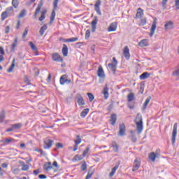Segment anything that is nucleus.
<instances>
[{"label": "nucleus", "mask_w": 179, "mask_h": 179, "mask_svg": "<svg viewBox=\"0 0 179 179\" xmlns=\"http://www.w3.org/2000/svg\"><path fill=\"white\" fill-rule=\"evenodd\" d=\"M101 5V1L97 0L96 1V3L94 5V10L99 15V16H101V11L100 10V6Z\"/></svg>", "instance_id": "423d86ee"}, {"label": "nucleus", "mask_w": 179, "mask_h": 179, "mask_svg": "<svg viewBox=\"0 0 179 179\" xmlns=\"http://www.w3.org/2000/svg\"><path fill=\"white\" fill-rule=\"evenodd\" d=\"M82 142V138H80V136L78 135L76 136V138L75 140V144L79 145Z\"/></svg>", "instance_id": "ea45409f"}, {"label": "nucleus", "mask_w": 179, "mask_h": 179, "mask_svg": "<svg viewBox=\"0 0 179 179\" xmlns=\"http://www.w3.org/2000/svg\"><path fill=\"white\" fill-rule=\"evenodd\" d=\"M87 94L88 96V99L90 102H92V101H93V100H94V96L93 95V94L88 92Z\"/></svg>", "instance_id": "49530a36"}, {"label": "nucleus", "mask_w": 179, "mask_h": 179, "mask_svg": "<svg viewBox=\"0 0 179 179\" xmlns=\"http://www.w3.org/2000/svg\"><path fill=\"white\" fill-rule=\"evenodd\" d=\"M76 160H82V157L77 155L73 158V162Z\"/></svg>", "instance_id": "bf43d9fd"}, {"label": "nucleus", "mask_w": 179, "mask_h": 179, "mask_svg": "<svg viewBox=\"0 0 179 179\" xmlns=\"http://www.w3.org/2000/svg\"><path fill=\"white\" fill-rule=\"evenodd\" d=\"M78 146H79L78 144H75L74 145L73 152H76V150H78Z\"/></svg>", "instance_id": "338daca9"}, {"label": "nucleus", "mask_w": 179, "mask_h": 179, "mask_svg": "<svg viewBox=\"0 0 179 179\" xmlns=\"http://www.w3.org/2000/svg\"><path fill=\"white\" fill-rule=\"evenodd\" d=\"M113 148L114 152H118V145H117L116 143H113Z\"/></svg>", "instance_id": "5fc2aeb1"}, {"label": "nucleus", "mask_w": 179, "mask_h": 179, "mask_svg": "<svg viewBox=\"0 0 179 179\" xmlns=\"http://www.w3.org/2000/svg\"><path fill=\"white\" fill-rule=\"evenodd\" d=\"M24 16H26V10H22L19 15V17H24Z\"/></svg>", "instance_id": "6e6d98bb"}, {"label": "nucleus", "mask_w": 179, "mask_h": 179, "mask_svg": "<svg viewBox=\"0 0 179 179\" xmlns=\"http://www.w3.org/2000/svg\"><path fill=\"white\" fill-rule=\"evenodd\" d=\"M24 81L27 83V85H30V80L29 79V77L27 76H24Z\"/></svg>", "instance_id": "4d7b16f0"}, {"label": "nucleus", "mask_w": 179, "mask_h": 179, "mask_svg": "<svg viewBox=\"0 0 179 179\" xmlns=\"http://www.w3.org/2000/svg\"><path fill=\"white\" fill-rule=\"evenodd\" d=\"M87 169V164H86V162H84L81 165V171H85Z\"/></svg>", "instance_id": "a18cd8bd"}, {"label": "nucleus", "mask_w": 179, "mask_h": 179, "mask_svg": "<svg viewBox=\"0 0 179 179\" xmlns=\"http://www.w3.org/2000/svg\"><path fill=\"white\" fill-rule=\"evenodd\" d=\"M118 170V165L115 166L111 172L109 173V177H113L114 174H115V172Z\"/></svg>", "instance_id": "473e14b6"}, {"label": "nucleus", "mask_w": 179, "mask_h": 179, "mask_svg": "<svg viewBox=\"0 0 179 179\" xmlns=\"http://www.w3.org/2000/svg\"><path fill=\"white\" fill-rule=\"evenodd\" d=\"M93 174H94V172L93 171H88L87 175L85 177V179H90L93 176Z\"/></svg>", "instance_id": "09e8293b"}, {"label": "nucleus", "mask_w": 179, "mask_h": 179, "mask_svg": "<svg viewBox=\"0 0 179 179\" xmlns=\"http://www.w3.org/2000/svg\"><path fill=\"white\" fill-rule=\"evenodd\" d=\"M16 45H17V38H15L14 42L11 46V51L13 52L15 51V48H16Z\"/></svg>", "instance_id": "f704fd0d"}, {"label": "nucleus", "mask_w": 179, "mask_h": 179, "mask_svg": "<svg viewBox=\"0 0 179 179\" xmlns=\"http://www.w3.org/2000/svg\"><path fill=\"white\" fill-rule=\"evenodd\" d=\"M135 123H143V122L142 121V115H141V113L137 114L135 119Z\"/></svg>", "instance_id": "bb28decb"}, {"label": "nucleus", "mask_w": 179, "mask_h": 179, "mask_svg": "<svg viewBox=\"0 0 179 179\" xmlns=\"http://www.w3.org/2000/svg\"><path fill=\"white\" fill-rule=\"evenodd\" d=\"M115 122H117V115L113 114L110 116V123H111V125H115Z\"/></svg>", "instance_id": "a878e982"}, {"label": "nucleus", "mask_w": 179, "mask_h": 179, "mask_svg": "<svg viewBox=\"0 0 179 179\" xmlns=\"http://www.w3.org/2000/svg\"><path fill=\"white\" fill-rule=\"evenodd\" d=\"M156 27V21H154L150 29V37H153V34H155Z\"/></svg>", "instance_id": "f3484780"}, {"label": "nucleus", "mask_w": 179, "mask_h": 179, "mask_svg": "<svg viewBox=\"0 0 179 179\" xmlns=\"http://www.w3.org/2000/svg\"><path fill=\"white\" fill-rule=\"evenodd\" d=\"M59 0H55L53 2V10H57V8H58V2Z\"/></svg>", "instance_id": "de8ad7c7"}, {"label": "nucleus", "mask_w": 179, "mask_h": 179, "mask_svg": "<svg viewBox=\"0 0 179 179\" xmlns=\"http://www.w3.org/2000/svg\"><path fill=\"white\" fill-rule=\"evenodd\" d=\"M29 33V28H25L24 33L22 34V38H26V36H27Z\"/></svg>", "instance_id": "3c124183"}, {"label": "nucleus", "mask_w": 179, "mask_h": 179, "mask_svg": "<svg viewBox=\"0 0 179 179\" xmlns=\"http://www.w3.org/2000/svg\"><path fill=\"white\" fill-rule=\"evenodd\" d=\"M42 8H43V1H41L38 3V6L35 10V13L34 15V19H36L37 17V15H38V13H40V10H41Z\"/></svg>", "instance_id": "1a4fd4ad"}, {"label": "nucleus", "mask_w": 179, "mask_h": 179, "mask_svg": "<svg viewBox=\"0 0 179 179\" xmlns=\"http://www.w3.org/2000/svg\"><path fill=\"white\" fill-rule=\"evenodd\" d=\"M10 30V27H9V26H7L4 31L5 34H8Z\"/></svg>", "instance_id": "052dcab7"}, {"label": "nucleus", "mask_w": 179, "mask_h": 179, "mask_svg": "<svg viewBox=\"0 0 179 179\" xmlns=\"http://www.w3.org/2000/svg\"><path fill=\"white\" fill-rule=\"evenodd\" d=\"M11 127L13 131H16V129H20V128H22V124L21 123L14 124H12Z\"/></svg>", "instance_id": "2f4dec72"}, {"label": "nucleus", "mask_w": 179, "mask_h": 179, "mask_svg": "<svg viewBox=\"0 0 179 179\" xmlns=\"http://www.w3.org/2000/svg\"><path fill=\"white\" fill-rule=\"evenodd\" d=\"M13 141H14V139L10 137L8 138H6L3 141V143H5V145H8V144L10 143V142H13Z\"/></svg>", "instance_id": "79ce46f5"}, {"label": "nucleus", "mask_w": 179, "mask_h": 179, "mask_svg": "<svg viewBox=\"0 0 179 179\" xmlns=\"http://www.w3.org/2000/svg\"><path fill=\"white\" fill-rule=\"evenodd\" d=\"M4 12H6L10 17L12 16L13 15V7H8L7 8H6V10Z\"/></svg>", "instance_id": "b1692460"}, {"label": "nucleus", "mask_w": 179, "mask_h": 179, "mask_svg": "<svg viewBox=\"0 0 179 179\" xmlns=\"http://www.w3.org/2000/svg\"><path fill=\"white\" fill-rule=\"evenodd\" d=\"M78 40H79L78 38L77 37H75V38H69V43H75V41H78Z\"/></svg>", "instance_id": "864d4df0"}, {"label": "nucleus", "mask_w": 179, "mask_h": 179, "mask_svg": "<svg viewBox=\"0 0 179 179\" xmlns=\"http://www.w3.org/2000/svg\"><path fill=\"white\" fill-rule=\"evenodd\" d=\"M56 147L58 148H63L62 143H57L56 144Z\"/></svg>", "instance_id": "774afa93"}, {"label": "nucleus", "mask_w": 179, "mask_h": 179, "mask_svg": "<svg viewBox=\"0 0 179 179\" xmlns=\"http://www.w3.org/2000/svg\"><path fill=\"white\" fill-rule=\"evenodd\" d=\"M29 45L30 46L31 50H33V51H37V47L36 46V45H34V43H33V42L30 41L29 43Z\"/></svg>", "instance_id": "a19ab883"}, {"label": "nucleus", "mask_w": 179, "mask_h": 179, "mask_svg": "<svg viewBox=\"0 0 179 179\" xmlns=\"http://www.w3.org/2000/svg\"><path fill=\"white\" fill-rule=\"evenodd\" d=\"M89 111H90V110L89 108H85L84 109L81 113H80V117L82 118H85V117H86L87 115V114H89Z\"/></svg>", "instance_id": "cd10ccee"}, {"label": "nucleus", "mask_w": 179, "mask_h": 179, "mask_svg": "<svg viewBox=\"0 0 179 179\" xmlns=\"http://www.w3.org/2000/svg\"><path fill=\"white\" fill-rule=\"evenodd\" d=\"M29 165L24 164L22 167V171H27L29 170Z\"/></svg>", "instance_id": "13d9d810"}, {"label": "nucleus", "mask_w": 179, "mask_h": 179, "mask_svg": "<svg viewBox=\"0 0 179 179\" xmlns=\"http://www.w3.org/2000/svg\"><path fill=\"white\" fill-rule=\"evenodd\" d=\"M151 99H152V97H151V96H148V97L145 99V102H144V104H143V108H142L143 111H145V110H146V108H147V107H148L149 103H150V100H151Z\"/></svg>", "instance_id": "a211bd4d"}, {"label": "nucleus", "mask_w": 179, "mask_h": 179, "mask_svg": "<svg viewBox=\"0 0 179 179\" xmlns=\"http://www.w3.org/2000/svg\"><path fill=\"white\" fill-rule=\"evenodd\" d=\"M136 125L138 134H141L143 131V123H136Z\"/></svg>", "instance_id": "6ab92c4d"}, {"label": "nucleus", "mask_w": 179, "mask_h": 179, "mask_svg": "<svg viewBox=\"0 0 179 179\" xmlns=\"http://www.w3.org/2000/svg\"><path fill=\"white\" fill-rule=\"evenodd\" d=\"M127 131V129L125 127V124H120L119 125V133H118V135L120 136H125V135H126L125 131Z\"/></svg>", "instance_id": "20e7f679"}, {"label": "nucleus", "mask_w": 179, "mask_h": 179, "mask_svg": "<svg viewBox=\"0 0 179 179\" xmlns=\"http://www.w3.org/2000/svg\"><path fill=\"white\" fill-rule=\"evenodd\" d=\"M164 26H165V29H172L173 22L169 21V22H166Z\"/></svg>", "instance_id": "4c0bfd02"}, {"label": "nucleus", "mask_w": 179, "mask_h": 179, "mask_svg": "<svg viewBox=\"0 0 179 179\" xmlns=\"http://www.w3.org/2000/svg\"><path fill=\"white\" fill-rule=\"evenodd\" d=\"M148 78H150V74L148 72H144L140 76L141 80H145V79H148Z\"/></svg>", "instance_id": "5701e85b"}, {"label": "nucleus", "mask_w": 179, "mask_h": 179, "mask_svg": "<svg viewBox=\"0 0 179 179\" xmlns=\"http://www.w3.org/2000/svg\"><path fill=\"white\" fill-rule=\"evenodd\" d=\"M177 128H178V124L177 123H175L173 125V130L172 132V139H171V142L173 145L176 143V138L177 137Z\"/></svg>", "instance_id": "7ed1b4c3"}, {"label": "nucleus", "mask_w": 179, "mask_h": 179, "mask_svg": "<svg viewBox=\"0 0 179 179\" xmlns=\"http://www.w3.org/2000/svg\"><path fill=\"white\" fill-rule=\"evenodd\" d=\"M117 22H112L108 27V31H115L117 30Z\"/></svg>", "instance_id": "2eb2a0df"}, {"label": "nucleus", "mask_w": 179, "mask_h": 179, "mask_svg": "<svg viewBox=\"0 0 179 179\" xmlns=\"http://www.w3.org/2000/svg\"><path fill=\"white\" fill-rule=\"evenodd\" d=\"M47 29H48L47 24H44L43 27H41L39 31L40 36H43Z\"/></svg>", "instance_id": "7c9ffc66"}, {"label": "nucleus", "mask_w": 179, "mask_h": 179, "mask_svg": "<svg viewBox=\"0 0 179 179\" xmlns=\"http://www.w3.org/2000/svg\"><path fill=\"white\" fill-rule=\"evenodd\" d=\"M138 45L140 47H148L149 45V43L147 39H143L138 43Z\"/></svg>", "instance_id": "412c9836"}, {"label": "nucleus", "mask_w": 179, "mask_h": 179, "mask_svg": "<svg viewBox=\"0 0 179 179\" xmlns=\"http://www.w3.org/2000/svg\"><path fill=\"white\" fill-rule=\"evenodd\" d=\"M139 24L140 26H145V24H146V18H142Z\"/></svg>", "instance_id": "603ef678"}, {"label": "nucleus", "mask_w": 179, "mask_h": 179, "mask_svg": "<svg viewBox=\"0 0 179 179\" xmlns=\"http://www.w3.org/2000/svg\"><path fill=\"white\" fill-rule=\"evenodd\" d=\"M60 85H65L66 83L67 85H69L71 83V79L68 78V76L66 75H63L60 77Z\"/></svg>", "instance_id": "f03ea898"}, {"label": "nucleus", "mask_w": 179, "mask_h": 179, "mask_svg": "<svg viewBox=\"0 0 179 179\" xmlns=\"http://www.w3.org/2000/svg\"><path fill=\"white\" fill-rule=\"evenodd\" d=\"M15 62H16V59L14 58L12 61V64L10 68L7 70V72H8V73H10V72H12V71L15 69Z\"/></svg>", "instance_id": "c756f323"}, {"label": "nucleus", "mask_w": 179, "mask_h": 179, "mask_svg": "<svg viewBox=\"0 0 179 179\" xmlns=\"http://www.w3.org/2000/svg\"><path fill=\"white\" fill-rule=\"evenodd\" d=\"M175 6L176 9H179V0H175Z\"/></svg>", "instance_id": "680f3d73"}, {"label": "nucleus", "mask_w": 179, "mask_h": 179, "mask_svg": "<svg viewBox=\"0 0 179 179\" xmlns=\"http://www.w3.org/2000/svg\"><path fill=\"white\" fill-rule=\"evenodd\" d=\"M134 99H135V94H134V93H129L127 96L128 101L131 103V101H133Z\"/></svg>", "instance_id": "c9c22d12"}, {"label": "nucleus", "mask_w": 179, "mask_h": 179, "mask_svg": "<svg viewBox=\"0 0 179 179\" xmlns=\"http://www.w3.org/2000/svg\"><path fill=\"white\" fill-rule=\"evenodd\" d=\"M52 169V164L51 162H47L43 165V170L45 171H50Z\"/></svg>", "instance_id": "dca6fc26"}, {"label": "nucleus", "mask_w": 179, "mask_h": 179, "mask_svg": "<svg viewBox=\"0 0 179 179\" xmlns=\"http://www.w3.org/2000/svg\"><path fill=\"white\" fill-rule=\"evenodd\" d=\"M117 65H118V61H117L115 57L113 58V63H109L108 64V68L112 71L113 75H115V72H117Z\"/></svg>", "instance_id": "f257e3e1"}, {"label": "nucleus", "mask_w": 179, "mask_h": 179, "mask_svg": "<svg viewBox=\"0 0 179 179\" xmlns=\"http://www.w3.org/2000/svg\"><path fill=\"white\" fill-rule=\"evenodd\" d=\"M102 93L103 94V98L105 99V100H107V99H108V87H107V85L103 88Z\"/></svg>", "instance_id": "aec40b11"}, {"label": "nucleus", "mask_w": 179, "mask_h": 179, "mask_svg": "<svg viewBox=\"0 0 179 179\" xmlns=\"http://www.w3.org/2000/svg\"><path fill=\"white\" fill-rule=\"evenodd\" d=\"M11 3L15 9H17V8H19V0H12Z\"/></svg>", "instance_id": "72a5a7b5"}, {"label": "nucleus", "mask_w": 179, "mask_h": 179, "mask_svg": "<svg viewBox=\"0 0 179 179\" xmlns=\"http://www.w3.org/2000/svg\"><path fill=\"white\" fill-rule=\"evenodd\" d=\"M55 20V10L53 9L50 16V24H52V22H54Z\"/></svg>", "instance_id": "e433bc0d"}, {"label": "nucleus", "mask_w": 179, "mask_h": 179, "mask_svg": "<svg viewBox=\"0 0 179 179\" xmlns=\"http://www.w3.org/2000/svg\"><path fill=\"white\" fill-rule=\"evenodd\" d=\"M90 38V30L88 29L85 32V40H89Z\"/></svg>", "instance_id": "8fccbe9b"}, {"label": "nucleus", "mask_w": 179, "mask_h": 179, "mask_svg": "<svg viewBox=\"0 0 179 179\" xmlns=\"http://www.w3.org/2000/svg\"><path fill=\"white\" fill-rule=\"evenodd\" d=\"M62 52L64 57H68V46L66 44H63Z\"/></svg>", "instance_id": "4be33fe9"}, {"label": "nucleus", "mask_w": 179, "mask_h": 179, "mask_svg": "<svg viewBox=\"0 0 179 179\" xmlns=\"http://www.w3.org/2000/svg\"><path fill=\"white\" fill-rule=\"evenodd\" d=\"M38 178H40V179H46L47 178V176H45L44 174H40L38 176Z\"/></svg>", "instance_id": "e2e57ef3"}, {"label": "nucleus", "mask_w": 179, "mask_h": 179, "mask_svg": "<svg viewBox=\"0 0 179 179\" xmlns=\"http://www.w3.org/2000/svg\"><path fill=\"white\" fill-rule=\"evenodd\" d=\"M89 150H90V145H88L85 150L83 152V157H86V155L89 153Z\"/></svg>", "instance_id": "c03bdc74"}, {"label": "nucleus", "mask_w": 179, "mask_h": 179, "mask_svg": "<svg viewBox=\"0 0 179 179\" xmlns=\"http://www.w3.org/2000/svg\"><path fill=\"white\" fill-rule=\"evenodd\" d=\"M97 76L99 78H106V74L104 73V70H103V67L101 66H99L97 70Z\"/></svg>", "instance_id": "f8f14e48"}, {"label": "nucleus", "mask_w": 179, "mask_h": 179, "mask_svg": "<svg viewBox=\"0 0 179 179\" xmlns=\"http://www.w3.org/2000/svg\"><path fill=\"white\" fill-rule=\"evenodd\" d=\"M52 59L55 61L56 62H62V57L59 56L58 53H53L52 55Z\"/></svg>", "instance_id": "ddd939ff"}, {"label": "nucleus", "mask_w": 179, "mask_h": 179, "mask_svg": "<svg viewBox=\"0 0 179 179\" xmlns=\"http://www.w3.org/2000/svg\"><path fill=\"white\" fill-rule=\"evenodd\" d=\"M123 55L126 59H129L131 58V55L129 54V48L128 46H125L123 50Z\"/></svg>", "instance_id": "9b49d317"}, {"label": "nucleus", "mask_w": 179, "mask_h": 179, "mask_svg": "<svg viewBox=\"0 0 179 179\" xmlns=\"http://www.w3.org/2000/svg\"><path fill=\"white\" fill-rule=\"evenodd\" d=\"M148 157L151 162H156V159H159V157H160V154L151 152L149 154Z\"/></svg>", "instance_id": "9d476101"}, {"label": "nucleus", "mask_w": 179, "mask_h": 179, "mask_svg": "<svg viewBox=\"0 0 179 179\" xmlns=\"http://www.w3.org/2000/svg\"><path fill=\"white\" fill-rule=\"evenodd\" d=\"M131 136H130V139L131 142H134V143H136L137 138H136V135H135V132L134 131H131Z\"/></svg>", "instance_id": "c85d7f7f"}, {"label": "nucleus", "mask_w": 179, "mask_h": 179, "mask_svg": "<svg viewBox=\"0 0 179 179\" xmlns=\"http://www.w3.org/2000/svg\"><path fill=\"white\" fill-rule=\"evenodd\" d=\"M0 54L1 55H5V50H3V48L0 47Z\"/></svg>", "instance_id": "0e129e2a"}, {"label": "nucleus", "mask_w": 179, "mask_h": 179, "mask_svg": "<svg viewBox=\"0 0 179 179\" xmlns=\"http://www.w3.org/2000/svg\"><path fill=\"white\" fill-rule=\"evenodd\" d=\"M140 167H141V162L138 161V159H136L134 160L132 171L135 172L139 170Z\"/></svg>", "instance_id": "4468645a"}, {"label": "nucleus", "mask_w": 179, "mask_h": 179, "mask_svg": "<svg viewBox=\"0 0 179 179\" xmlns=\"http://www.w3.org/2000/svg\"><path fill=\"white\" fill-rule=\"evenodd\" d=\"M76 99H77V103L78 106H85V99H83V97L82 96V94H76Z\"/></svg>", "instance_id": "0eeeda50"}, {"label": "nucleus", "mask_w": 179, "mask_h": 179, "mask_svg": "<svg viewBox=\"0 0 179 179\" xmlns=\"http://www.w3.org/2000/svg\"><path fill=\"white\" fill-rule=\"evenodd\" d=\"M53 143H54V141L51 139H45L44 141V145H43L44 149H51V148L52 147Z\"/></svg>", "instance_id": "39448f33"}, {"label": "nucleus", "mask_w": 179, "mask_h": 179, "mask_svg": "<svg viewBox=\"0 0 179 179\" xmlns=\"http://www.w3.org/2000/svg\"><path fill=\"white\" fill-rule=\"evenodd\" d=\"M136 17H143V10H142V8H138L137 9Z\"/></svg>", "instance_id": "393cba45"}, {"label": "nucleus", "mask_w": 179, "mask_h": 179, "mask_svg": "<svg viewBox=\"0 0 179 179\" xmlns=\"http://www.w3.org/2000/svg\"><path fill=\"white\" fill-rule=\"evenodd\" d=\"M1 20L2 22H3V20H5V19H6L7 17H10L7 13L6 11H3L2 13H1Z\"/></svg>", "instance_id": "58836bf2"}, {"label": "nucleus", "mask_w": 179, "mask_h": 179, "mask_svg": "<svg viewBox=\"0 0 179 179\" xmlns=\"http://www.w3.org/2000/svg\"><path fill=\"white\" fill-rule=\"evenodd\" d=\"M99 22V19H97V17H95L93 20L91 22V27H92V32L94 33L96 31V29H97L96 24Z\"/></svg>", "instance_id": "6e6552de"}, {"label": "nucleus", "mask_w": 179, "mask_h": 179, "mask_svg": "<svg viewBox=\"0 0 179 179\" xmlns=\"http://www.w3.org/2000/svg\"><path fill=\"white\" fill-rule=\"evenodd\" d=\"M45 19V15H41V17H39L38 20L39 22H43Z\"/></svg>", "instance_id": "69168bd1"}, {"label": "nucleus", "mask_w": 179, "mask_h": 179, "mask_svg": "<svg viewBox=\"0 0 179 179\" xmlns=\"http://www.w3.org/2000/svg\"><path fill=\"white\" fill-rule=\"evenodd\" d=\"M3 120H5V110H2L0 113V122H3Z\"/></svg>", "instance_id": "37998d69"}]
</instances>
